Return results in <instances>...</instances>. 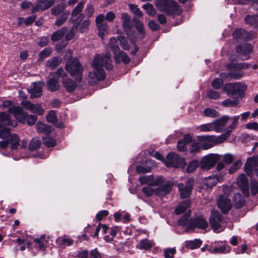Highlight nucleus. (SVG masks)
I'll list each match as a JSON object with an SVG mask.
<instances>
[{
  "label": "nucleus",
  "mask_w": 258,
  "mask_h": 258,
  "mask_svg": "<svg viewBox=\"0 0 258 258\" xmlns=\"http://www.w3.org/2000/svg\"><path fill=\"white\" fill-rule=\"evenodd\" d=\"M91 66L94 71L89 72L88 78L90 85H94L98 81H103L105 79L106 74L103 68V66L107 70L112 69L111 59L110 56L107 55H97L93 60Z\"/></svg>",
  "instance_id": "f257e3e1"
},
{
  "label": "nucleus",
  "mask_w": 258,
  "mask_h": 258,
  "mask_svg": "<svg viewBox=\"0 0 258 258\" xmlns=\"http://www.w3.org/2000/svg\"><path fill=\"white\" fill-rule=\"evenodd\" d=\"M155 6L158 11L165 13L167 16L179 15L182 11L177 3L173 0H157Z\"/></svg>",
  "instance_id": "f03ea898"
},
{
  "label": "nucleus",
  "mask_w": 258,
  "mask_h": 258,
  "mask_svg": "<svg viewBox=\"0 0 258 258\" xmlns=\"http://www.w3.org/2000/svg\"><path fill=\"white\" fill-rule=\"evenodd\" d=\"M9 112L13 114L15 118L20 122L31 125L35 123L37 117L35 115H28L19 106H12L9 108Z\"/></svg>",
  "instance_id": "7ed1b4c3"
},
{
  "label": "nucleus",
  "mask_w": 258,
  "mask_h": 258,
  "mask_svg": "<svg viewBox=\"0 0 258 258\" xmlns=\"http://www.w3.org/2000/svg\"><path fill=\"white\" fill-rule=\"evenodd\" d=\"M65 69L76 81H82L83 68L78 59L74 58L69 59L65 65Z\"/></svg>",
  "instance_id": "20e7f679"
},
{
  "label": "nucleus",
  "mask_w": 258,
  "mask_h": 258,
  "mask_svg": "<svg viewBox=\"0 0 258 258\" xmlns=\"http://www.w3.org/2000/svg\"><path fill=\"white\" fill-rule=\"evenodd\" d=\"M199 141L201 143L202 148L206 150L213 146L223 143L227 139L226 136L223 134L220 136H199Z\"/></svg>",
  "instance_id": "39448f33"
},
{
  "label": "nucleus",
  "mask_w": 258,
  "mask_h": 258,
  "mask_svg": "<svg viewBox=\"0 0 258 258\" xmlns=\"http://www.w3.org/2000/svg\"><path fill=\"white\" fill-rule=\"evenodd\" d=\"M10 130L4 128L0 130V138L7 139L8 144L11 145V150L16 149L19 145V138L16 134H10Z\"/></svg>",
  "instance_id": "423d86ee"
},
{
  "label": "nucleus",
  "mask_w": 258,
  "mask_h": 258,
  "mask_svg": "<svg viewBox=\"0 0 258 258\" xmlns=\"http://www.w3.org/2000/svg\"><path fill=\"white\" fill-rule=\"evenodd\" d=\"M208 226L207 221L203 217L199 216L195 219L189 220V224L185 228L186 232H190L195 228L200 229H206Z\"/></svg>",
  "instance_id": "0eeeda50"
},
{
  "label": "nucleus",
  "mask_w": 258,
  "mask_h": 258,
  "mask_svg": "<svg viewBox=\"0 0 258 258\" xmlns=\"http://www.w3.org/2000/svg\"><path fill=\"white\" fill-rule=\"evenodd\" d=\"M194 184V179L191 178H188L185 184L182 183L178 184V188L182 198H187L189 196L193 188Z\"/></svg>",
  "instance_id": "6e6552de"
},
{
  "label": "nucleus",
  "mask_w": 258,
  "mask_h": 258,
  "mask_svg": "<svg viewBox=\"0 0 258 258\" xmlns=\"http://www.w3.org/2000/svg\"><path fill=\"white\" fill-rule=\"evenodd\" d=\"M219 160V156L218 155L209 154L204 157L201 160L200 167L205 170H208L215 166Z\"/></svg>",
  "instance_id": "1a4fd4ad"
},
{
  "label": "nucleus",
  "mask_w": 258,
  "mask_h": 258,
  "mask_svg": "<svg viewBox=\"0 0 258 258\" xmlns=\"http://www.w3.org/2000/svg\"><path fill=\"white\" fill-rule=\"evenodd\" d=\"M55 0H37L31 8V12L35 13L39 11H43L50 8Z\"/></svg>",
  "instance_id": "9d476101"
},
{
  "label": "nucleus",
  "mask_w": 258,
  "mask_h": 258,
  "mask_svg": "<svg viewBox=\"0 0 258 258\" xmlns=\"http://www.w3.org/2000/svg\"><path fill=\"white\" fill-rule=\"evenodd\" d=\"M209 221L212 229L215 231L219 230L223 223V217L217 210L212 211Z\"/></svg>",
  "instance_id": "9b49d317"
},
{
  "label": "nucleus",
  "mask_w": 258,
  "mask_h": 258,
  "mask_svg": "<svg viewBox=\"0 0 258 258\" xmlns=\"http://www.w3.org/2000/svg\"><path fill=\"white\" fill-rule=\"evenodd\" d=\"M17 122L11 119L9 114L6 112H0V128H8L17 126Z\"/></svg>",
  "instance_id": "f8f14e48"
},
{
  "label": "nucleus",
  "mask_w": 258,
  "mask_h": 258,
  "mask_svg": "<svg viewBox=\"0 0 258 258\" xmlns=\"http://www.w3.org/2000/svg\"><path fill=\"white\" fill-rule=\"evenodd\" d=\"M258 167V156H254L249 157L244 165V171L247 174L251 176L253 175V170Z\"/></svg>",
  "instance_id": "ddd939ff"
},
{
  "label": "nucleus",
  "mask_w": 258,
  "mask_h": 258,
  "mask_svg": "<svg viewBox=\"0 0 258 258\" xmlns=\"http://www.w3.org/2000/svg\"><path fill=\"white\" fill-rule=\"evenodd\" d=\"M182 160V159L177 154L170 153L167 155L164 163L168 167L177 168L181 163Z\"/></svg>",
  "instance_id": "4468645a"
},
{
  "label": "nucleus",
  "mask_w": 258,
  "mask_h": 258,
  "mask_svg": "<svg viewBox=\"0 0 258 258\" xmlns=\"http://www.w3.org/2000/svg\"><path fill=\"white\" fill-rule=\"evenodd\" d=\"M44 84L42 82H34L28 89L31 98L39 97L42 94V87Z\"/></svg>",
  "instance_id": "2eb2a0df"
},
{
  "label": "nucleus",
  "mask_w": 258,
  "mask_h": 258,
  "mask_svg": "<svg viewBox=\"0 0 258 258\" xmlns=\"http://www.w3.org/2000/svg\"><path fill=\"white\" fill-rule=\"evenodd\" d=\"M218 208L224 214L227 213L232 207L231 201L225 196H220L217 200Z\"/></svg>",
  "instance_id": "dca6fc26"
},
{
  "label": "nucleus",
  "mask_w": 258,
  "mask_h": 258,
  "mask_svg": "<svg viewBox=\"0 0 258 258\" xmlns=\"http://www.w3.org/2000/svg\"><path fill=\"white\" fill-rule=\"evenodd\" d=\"M236 51L242 60L247 59L249 58L248 55L252 52V47L249 44L244 43L237 46Z\"/></svg>",
  "instance_id": "f3484780"
},
{
  "label": "nucleus",
  "mask_w": 258,
  "mask_h": 258,
  "mask_svg": "<svg viewBox=\"0 0 258 258\" xmlns=\"http://www.w3.org/2000/svg\"><path fill=\"white\" fill-rule=\"evenodd\" d=\"M21 105L26 109L30 110L33 113L37 115H42L44 113V110L38 104H33L28 100H23Z\"/></svg>",
  "instance_id": "a211bd4d"
},
{
  "label": "nucleus",
  "mask_w": 258,
  "mask_h": 258,
  "mask_svg": "<svg viewBox=\"0 0 258 258\" xmlns=\"http://www.w3.org/2000/svg\"><path fill=\"white\" fill-rule=\"evenodd\" d=\"M173 186L172 181H168L164 184L155 189V195L159 197H163L169 194Z\"/></svg>",
  "instance_id": "6ab92c4d"
},
{
  "label": "nucleus",
  "mask_w": 258,
  "mask_h": 258,
  "mask_svg": "<svg viewBox=\"0 0 258 258\" xmlns=\"http://www.w3.org/2000/svg\"><path fill=\"white\" fill-rule=\"evenodd\" d=\"M229 118V116L226 115L213 121L214 131L217 133L222 132Z\"/></svg>",
  "instance_id": "aec40b11"
},
{
  "label": "nucleus",
  "mask_w": 258,
  "mask_h": 258,
  "mask_svg": "<svg viewBox=\"0 0 258 258\" xmlns=\"http://www.w3.org/2000/svg\"><path fill=\"white\" fill-rule=\"evenodd\" d=\"M238 185L245 196L249 195L248 179L244 174H240L237 179Z\"/></svg>",
  "instance_id": "412c9836"
},
{
  "label": "nucleus",
  "mask_w": 258,
  "mask_h": 258,
  "mask_svg": "<svg viewBox=\"0 0 258 258\" xmlns=\"http://www.w3.org/2000/svg\"><path fill=\"white\" fill-rule=\"evenodd\" d=\"M225 173H220L213 176H209L206 179L205 184L207 187H211L215 186L219 181L223 180Z\"/></svg>",
  "instance_id": "4be33fe9"
},
{
  "label": "nucleus",
  "mask_w": 258,
  "mask_h": 258,
  "mask_svg": "<svg viewBox=\"0 0 258 258\" xmlns=\"http://www.w3.org/2000/svg\"><path fill=\"white\" fill-rule=\"evenodd\" d=\"M191 140L192 138L190 135L188 134L184 135L183 139H180L177 142V147L178 150L182 152L186 151L187 145L190 143Z\"/></svg>",
  "instance_id": "5701e85b"
},
{
  "label": "nucleus",
  "mask_w": 258,
  "mask_h": 258,
  "mask_svg": "<svg viewBox=\"0 0 258 258\" xmlns=\"http://www.w3.org/2000/svg\"><path fill=\"white\" fill-rule=\"evenodd\" d=\"M121 18L123 30L127 34H128L130 29L133 26L131 17L127 13H122L121 14Z\"/></svg>",
  "instance_id": "b1692460"
},
{
  "label": "nucleus",
  "mask_w": 258,
  "mask_h": 258,
  "mask_svg": "<svg viewBox=\"0 0 258 258\" xmlns=\"http://www.w3.org/2000/svg\"><path fill=\"white\" fill-rule=\"evenodd\" d=\"M220 76L223 81H230L233 79H240L242 75L239 72H227L220 74Z\"/></svg>",
  "instance_id": "393cba45"
},
{
  "label": "nucleus",
  "mask_w": 258,
  "mask_h": 258,
  "mask_svg": "<svg viewBox=\"0 0 258 258\" xmlns=\"http://www.w3.org/2000/svg\"><path fill=\"white\" fill-rule=\"evenodd\" d=\"M47 89L51 92L57 91L59 88V80L55 77L49 79L46 82Z\"/></svg>",
  "instance_id": "a878e982"
},
{
  "label": "nucleus",
  "mask_w": 258,
  "mask_h": 258,
  "mask_svg": "<svg viewBox=\"0 0 258 258\" xmlns=\"http://www.w3.org/2000/svg\"><path fill=\"white\" fill-rule=\"evenodd\" d=\"M114 54V59L117 63L122 61L123 63L127 64L130 61V58L124 52L119 50Z\"/></svg>",
  "instance_id": "bb28decb"
},
{
  "label": "nucleus",
  "mask_w": 258,
  "mask_h": 258,
  "mask_svg": "<svg viewBox=\"0 0 258 258\" xmlns=\"http://www.w3.org/2000/svg\"><path fill=\"white\" fill-rule=\"evenodd\" d=\"M62 85L66 90L69 92L74 91L76 87L75 83L69 78H63L62 79Z\"/></svg>",
  "instance_id": "cd10ccee"
},
{
  "label": "nucleus",
  "mask_w": 258,
  "mask_h": 258,
  "mask_svg": "<svg viewBox=\"0 0 258 258\" xmlns=\"http://www.w3.org/2000/svg\"><path fill=\"white\" fill-rule=\"evenodd\" d=\"M239 118V115L234 116V117L231 118V124L229 125L226 128L225 133L223 134V135H226V139H227L228 137L230 136L231 133L232 132L233 130H234L236 127Z\"/></svg>",
  "instance_id": "c85d7f7f"
},
{
  "label": "nucleus",
  "mask_w": 258,
  "mask_h": 258,
  "mask_svg": "<svg viewBox=\"0 0 258 258\" xmlns=\"http://www.w3.org/2000/svg\"><path fill=\"white\" fill-rule=\"evenodd\" d=\"M57 244L62 247L71 246L74 243V240L69 237L64 236L59 237L56 240Z\"/></svg>",
  "instance_id": "c756f323"
},
{
  "label": "nucleus",
  "mask_w": 258,
  "mask_h": 258,
  "mask_svg": "<svg viewBox=\"0 0 258 258\" xmlns=\"http://www.w3.org/2000/svg\"><path fill=\"white\" fill-rule=\"evenodd\" d=\"M36 127L38 132L43 133L46 135H48L52 132V128L50 126L42 122H38L36 125Z\"/></svg>",
  "instance_id": "7c9ffc66"
},
{
  "label": "nucleus",
  "mask_w": 258,
  "mask_h": 258,
  "mask_svg": "<svg viewBox=\"0 0 258 258\" xmlns=\"http://www.w3.org/2000/svg\"><path fill=\"white\" fill-rule=\"evenodd\" d=\"M67 31V28L63 27L61 29H59L54 32L51 37L52 41L56 42L60 39L64 35Z\"/></svg>",
  "instance_id": "2f4dec72"
},
{
  "label": "nucleus",
  "mask_w": 258,
  "mask_h": 258,
  "mask_svg": "<svg viewBox=\"0 0 258 258\" xmlns=\"http://www.w3.org/2000/svg\"><path fill=\"white\" fill-rule=\"evenodd\" d=\"M190 202L189 201L186 200L180 203L175 209V213L177 215L181 214L184 212L189 207Z\"/></svg>",
  "instance_id": "473e14b6"
},
{
  "label": "nucleus",
  "mask_w": 258,
  "mask_h": 258,
  "mask_svg": "<svg viewBox=\"0 0 258 258\" xmlns=\"http://www.w3.org/2000/svg\"><path fill=\"white\" fill-rule=\"evenodd\" d=\"M246 33L244 29H237L233 32V37L237 40H245Z\"/></svg>",
  "instance_id": "72a5a7b5"
},
{
  "label": "nucleus",
  "mask_w": 258,
  "mask_h": 258,
  "mask_svg": "<svg viewBox=\"0 0 258 258\" xmlns=\"http://www.w3.org/2000/svg\"><path fill=\"white\" fill-rule=\"evenodd\" d=\"M244 20L245 23L249 25L258 27V15H247Z\"/></svg>",
  "instance_id": "f704fd0d"
},
{
  "label": "nucleus",
  "mask_w": 258,
  "mask_h": 258,
  "mask_svg": "<svg viewBox=\"0 0 258 258\" xmlns=\"http://www.w3.org/2000/svg\"><path fill=\"white\" fill-rule=\"evenodd\" d=\"M36 18V17L35 15L29 16L26 19L23 17H19L17 19L18 24L19 25L24 24L26 26H29L34 22Z\"/></svg>",
  "instance_id": "c9c22d12"
},
{
  "label": "nucleus",
  "mask_w": 258,
  "mask_h": 258,
  "mask_svg": "<svg viewBox=\"0 0 258 258\" xmlns=\"http://www.w3.org/2000/svg\"><path fill=\"white\" fill-rule=\"evenodd\" d=\"M61 58L58 57H54L48 59L46 62V66L52 69H54L59 65L61 62Z\"/></svg>",
  "instance_id": "e433bc0d"
},
{
  "label": "nucleus",
  "mask_w": 258,
  "mask_h": 258,
  "mask_svg": "<svg viewBox=\"0 0 258 258\" xmlns=\"http://www.w3.org/2000/svg\"><path fill=\"white\" fill-rule=\"evenodd\" d=\"M235 94L238 95L239 96H242L243 95L244 92L247 89V86L246 84L244 83H241L240 82H236V84H235Z\"/></svg>",
  "instance_id": "4c0bfd02"
},
{
  "label": "nucleus",
  "mask_w": 258,
  "mask_h": 258,
  "mask_svg": "<svg viewBox=\"0 0 258 258\" xmlns=\"http://www.w3.org/2000/svg\"><path fill=\"white\" fill-rule=\"evenodd\" d=\"M233 201L237 208H241L244 204V199L239 193H236L233 196Z\"/></svg>",
  "instance_id": "58836bf2"
},
{
  "label": "nucleus",
  "mask_w": 258,
  "mask_h": 258,
  "mask_svg": "<svg viewBox=\"0 0 258 258\" xmlns=\"http://www.w3.org/2000/svg\"><path fill=\"white\" fill-rule=\"evenodd\" d=\"M235 84L236 82L226 84L223 89L228 95H234L235 94Z\"/></svg>",
  "instance_id": "ea45409f"
},
{
  "label": "nucleus",
  "mask_w": 258,
  "mask_h": 258,
  "mask_svg": "<svg viewBox=\"0 0 258 258\" xmlns=\"http://www.w3.org/2000/svg\"><path fill=\"white\" fill-rule=\"evenodd\" d=\"M90 25L89 20H85L81 23L78 25L77 29L82 33L87 32Z\"/></svg>",
  "instance_id": "a19ab883"
},
{
  "label": "nucleus",
  "mask_w": 258,
  "mask_h": 258,
  "mask_svg": "<svg viewBox=\"0 0 258 258\" xmlns=\"http://www.w3.org/2000/svg\"><path fill=\"white\" fill-rule=\"evenodd\" d=\"M248 63H231L227 66V69L228 70H240L243 69H247L248 67Z\"/></svg>",
  "instance_id": "79ce46f5"
},
{
  "label": "nucleus",
  "mask_w": 258,
  "mask_h": 258,
  "mask_svg": "<svg viewBox=\"0 0 258 258\" xmlns=\"http://www.w3.org/2000/svg\"><path fill=\"white\" fill-rule=\"evenodd\" d=\"M65 9L66 5L63 3H61L52 8L51 12L52 15L57 16L62 13Z\"/></svg>",
  "instance_id": "37998d69"
},
{
  "label": "nucleus",
  "mask_w": 258,
  "mask_h": 258,
  "mask_svg": "<svg viewBox=\"0 0 258 258\" xmlns=\"http://www.w3.org/2000/svg\"><path fill=\"white\" fill-rule=\"evenodd\" d=\"M99 31L98 35L101 38H103L105 34L108 32V27L107 23L96 26Z\"/></svg>",
  "instance_id": "c03bdc74"
},
{
  "label": "nucleus",
  "mask_w": 258,
  "mask_h": 258,
  "mask_svg": "<svg viewBox=\"0 0 258 258\" xmlns=\"http://www.w3.org/2000/svg\"><path fill=\"white\" fill-rule=\"evenodd\" d=\"M204 115L207 117H218L220 114L219 113L214 109L207 108L204 110Z\"/></svg>",
  "instance_id": "a18cd8bd"
},
{
  "label": "nucleus",
  "mask_w": 258,
  "mask_h": 258,
  "mask_svg": "<svg viewBox=\"0 0 258 258\" xmlns=\"http://www.w3.org/2000/svg\"><path fill=\"white\" fill-rule=\"evenodd\" d=\"M109 47L113 51L114 54L120 50V48L118 45L117 40L116 38L112 37L110 39Z\"/></svg>",
  "instance_id": "49530a36"
},
{
  "label": "nucleus",
  "mask_w": 258,
  "mask_h": 258,
  "mask_svg": "<svg viewBox=\"0 0 258 258\" xmlns=\"http://www.w3.org/2000/svg\"><path fill=\"white\" fill-rule=\"evenodd\" d=\"M230 248L228 245H223L219 247L214 248L213 249H211L210 250L211 253H223L224 252H228L230 251Z\"/></svg>",
  "instance_id": "de8ad7c7"
},
{
  "label": "nucleus",
  "mask_w": 258,
  "mask_h": 258,
  "mask_svg": "<svg viewBox=\"0 0 258 258\" xmlns=\"http://www.w3.org/2000/svg\"><path fill=\"white\" fill-rule=\"evenodd\" d=\"M202 241L200 239H196L188 242L186 244V246L189 249H194L200 247Z\"/></svg>",
  "instance_id": "09e8293b"
},
{
  "label": "nucleus",
  "mask_w": 258,
  "mask_h": 258,
  "mask_svg": "<svg viewBox=\"0 0 258 258\" xmlns=\"http://www.w3.org/2000/svg\"><path fill=\"white\" fill-rule=\"evenodd\" d=\"M85 5V2L81 1L79 2L72 12V16H77L83 10Z\"/></svg>",
  "instance_id": "8fccbe9b"
},
{
  "label": "nucleus",
  "mask_w": 258,
  "mask_h": 258,
  "mask_svg": "<svg viewBox=\"0 0 258 258\" xmlns=\"http://www.w3.org/2000/svg\"><path fill=\"white\" fill-rule=\"evenodd\" d=\"M70 14L69 12H66L63 14L60 17L58 18L55 22V25L59 27L62 25L68 19Z\"/></svg>",
  "instance_id": "3c124183"
},
{
  "label": "nucleus",
  "mask_w": 258,
  "mask_h": 258,
  "mask_svg": "<svg viewBox=\"0 0 258 258\" xmlns=\"http://www.w3.org/2000/svg\"><path fill=\"white\" fill-rule=\"evenodd\" d=\"M143 8L144 9L146 10L149 15L152 16H154L157 14L156 10L154 8L153 5L151 4H146L144 5Z\"/></svg>",
  "instance_id": "603ef678"
},
{
  "label": "nucleus",
  "mask_w": 258,
  "mask_h": 258,
  "mask_svg": "<svg viewBox=\"0 0 258 258\" xmlns=\"http://www.w3.org/2000/svg\"><path fill=\"white\" fill-rule=\"evenodd\" d=\"M199 166V162L197 160H194L190 162L186 168L187 172L192 173L194 172Z\"/></svg>",
  "instance_id": "864d4df0"
},
{
  "label": "nucleus",
  "mask_w": 258,
  "mask_h": 258,
  "mask_svg": "<svg viewBox=\"0 0 258 258\" xmlns=\"http://www.w3.org/2000/svg\"><path fill=\"white\" fill-rule=\"evenodd\" d=\"M41 142L37 139H33L29 145V148L31 150H37L40 147Z\"/></svg>",
  "instance_id": "5fc2aeb1"
},
{
  "label": "nucleus",
  "mask_w": 258,
  "mask_h": 258,
  "mask_svg": "<svg viewBox=\"0 0 258 258\" xmlns=\"http://www.w3.org/2000/svg\"><path fill=\"white\" fill-rule=\"evenodd\" d=\"M43 142L44 144L48 147H54L56 145L55 140L50 137L43 138Z\"/></svg>",
  "instance_id": "6e6d98bb"
},
{
  "label": "nucleus",
  "mask_w": 258,
  "mask_h": 258,
  "mask_svg": "<svg viewBox=\"0 0 258 258\" xmlns=\"http://www.w3.org/2000/svg\"><path fill=\"white\" fill-rule=\"evenodd\" d=\"M139 247L142 249H149L152 247V244L151 241L145 239L141 241Z\"/></svg>",
  "instance_id": "4d7b16f0"
},
{
  "label": "nucleus",
  "mask_w": 258,
  "mask_h": 258,
  "mask_svg": "<svg viewBox=\"0 0 258 258\" xmlns=\"http://www.w3.org/2000/svg\"><path fill=\"white\" fill-rule=\"evenodd\" d=\"M47 120L48 122L54 123L56 122L57 120V116L56 114V112L55 111L52 110L50 111L47 115L46 116Z\"/></svg>",
  "instance_id": "13d9d810"
},
{
  "label": "nucleus",
  "mask_w": 258,
  "mask_h": 258,
  "mask_svg": "<svg viewBox=\"0 0 258 258\" xmlns=\"http://www.w3.org/2000/svg\"><path fill=\"white\" fill-rule=\"evenodd\" d=\"M207 95L208 97L210 99L214 100L218 99L220 98L221 96L220 93L218 92L213 90H208Z\"/></svg>",
  "instance_id": "bf43d9fd"
},
{
  "label": "nucleus",
  "mask_w": 258,
  "mask_h": 258,
  "mask_svg": "<svg viewBox=\"0 0 258 258\" xmlns=\"http://www.w3.org/2000/svg\"><path fill=\"white\" fill-rule=\"evenodd\" d=\"M214 124L213 122L211 123L202 124L199 126L202 132H209L214 131Z\"/></svg>",
  "instance_id": "052dcab7"
},
{
  "label": "nucleus",
  "mask_w": 258,
  "mask_h": 258,
  "mask_svg": "<svg viewBox=\"0 0 258 258\" xmlns=\"http://www.w3.org/2000/svg\"><path fill=\"white\" fill-rule=\"evenodd\" d=\"M118 40L120 42V45L122 48L124 50L129 49V45L125 37L122 36H118Z\"/></svg>",
  "instance_id": "680f3d73"
},
{
  "label": "nucleus",
  "mask_w": 258,
  "mask_h": 258,
  "mask_svg": "<svg viewBox=\"0 0 258 258\" xmlns=\"http://www.w3.org/2000/svg\"><path fill=\"white\" fill-rule=\"evenodd\" d=\"M201 148H202V147L200 142L194 143L189 148L190 152L192 154H196L200 151Z\"/></svg>",
  "instance_id": "e2e57ef3"
},
{
  "label": "nucleus",
  "mask_w": 258,
  "mask_h": 258,
  "mask_svg": "<svg viewBox=\"0 0 258 258\" xmlns=\"http://www.w3.org/2000/svg\"><path fill=\"white\" fill-rule=\"evenodd\" d=\"M142 191L147 197H151L153 194H155V189H153L150 185L144 187L142 188Z\"/></svg>",
  "instance_id": "0e129e2a"
},
{
  "label": "nucleus",
  "mask_w": 258,
  "mask_h": 258,
  "mask_svg": "<svg viewBox=\"0 0 258 258\" xmlns=\"http://www.w3.org/2000/svg\"><path fill=\"white\" fill-rule=\"evenodd\" d=\"M176 252L174 248H168L164 250V256L165 258H174V255Z\"/></svg>",
  "instance_id": "69168bd1"
},
{
  "label": "nucleus",
  "mask_w": 258,
  "mask_h": 258,
  "mask_svg": "<svg viewBox=\"0 0 258 258\" xmlns=\"http://www.w3.org/2000/svg\"><path fill=\"white\" fill-rule=\"evenodd\" d=\"M223 85V81L222 79L220 78L215 79L212 83V86L215 89H218L220 88Z\"/></svg>",
  "instance_id": "338daca9"
},
{
  "label": "nucleus",
  "mask_w": 258,
  "mask_h": 258,
  "mask_svg": "<svg viewBox=\"0 0 258 258\" xmlns=\"http://www.w3.org/2000/svg\"><path fill=\"white\" fill-rule=\"evenodd\" d=\"M251 192L252 195H255L258 193V182L252 180L250 183Z\"/></svg>",
  "instance_id": "774afa93"
}]
</instances>
